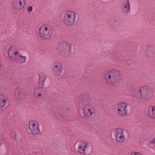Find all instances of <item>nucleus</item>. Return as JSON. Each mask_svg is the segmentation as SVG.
<instances>
[{
	"mask_svg": "<svg viewBox=\"0 0 155 155\" xmlns=\"http://www.w3.org/2000/svg\"><path fill=\"white\" fill-rule=\"evenodd\" d=\"M8 54V57L15 61L17 63L22 64L26 61V56L21 55L14 46H12L9 48Z\"/></svg>",
	"mask_w": 155,
	"mask_h": 155,
	"instance_id": "obj_1",
	"label": "nucleus"
},
{
	"mask_svg": "<svg viewBox=\"0 0 155 155\" xmlns=\"http://www.w3.org/2000/svg\"><path fill=\"white\" fill-rule=\"evenodd\" d=\"M57 51L60 55L64 58L68 57L72 53L71 45L68 42L60 43L58 46Z\"/></svg>",
	"mask_w": 155,
	"mask_h": 155,
	"instance_id": "obj_2",
	"label": "nucleus"
},
{
	"mask_svg": "<svg viewBox=\"0 0 155 155\" xmlns=\"http://www.w3.org/2000/svg\"><path fill=\"white\" fill-rule=\"evenodd\" d=\"M121 77L120 73L119 71L113 70L109 71L106 73L105 78L106 81L109 83L114 84L119 82Z\"/></svg>",
	"mask_w": 155,
	"mask_h": 155,
	"instance_id": "obj_3",
	"label": "nucleus"
},
{
	"mask_svg": "<svg viewBox=\"0 0 155 155\" xmlns=\"http://www.w3.org/2000/svg\"><path fill=\"white\" fill-rule=\"evenodd\" d=\"M84 111V116L87 117L91 116L94 112V108L92 104L91 100L90 98L87 97L84 100L83 102Z\"/></svg>",
	"mask_w": 155,
	"mask_h": 155,
	"instance_id": "obj_4",
	"label": "nucleus"
},
{
	"mask_svg": "<svg viewBox=\"0 0 155 155\" xmlns=\"http://www.w3.org/2000/svg\"><path fill=\"white\" fill-rule=\"evenodd\" d=\"M75 13L71 10H67L63 14V21L67 25H73L75 20Z\"/></svg>",
	"mask_w": 155,
	"mask_h": 155,
	"instance_id": "obj_5",
	"label": "nucleus"
},
{
	"mask_svg": "<svg viewBox=\"0 0 155 155\" xmlns=\"http://www.w3.org/2000/svg\"><path fill=\"white\" fill-rule=\"evenodd\" d=\"M53 31L48 25H43L39 29V36L43 39H48L52 35Z\"/></svg>",
	"mask_w": 155,
	"mask_h": 155,
	"instance_id": "obj_6",
	"label": "nucleus"
},
{
	"mask_svg": "<svg viewBox=\"0 0 155 155\" xmlns=\"http://www.w3.org/2000/svg\"><path fill=\"white\" fill-rule=\"evenodd\" d=\"M39 76L38 87L34 89L33 92L35 97H40L42 96L43 87L45 81L47 78V76L43 74H39Z\"/></svg>",
	"mask_w": 155,
	"mask_h": 155,
	"instance_id": "obj_7",
	"label": "nucleus"
},
{
	"mask_svg": "<svg viewBox=\"0 0 155 155\" xmlns=\"http://www.w3.org/2000/svg\"><path fill=\"white\" fill-rule=\"evenodd\" d=\"M141 99L144 101H148L151 99L153 95V92L148 86L141 87L139 91Z\"/></svg>",
	"mask_w": 155,
	"mask_h": 155,
	"instance_id": "obj_8",
	"label": "nucleus"
},
{
	"mask_svg": "<svg viewBox=\"0 0 155 155\" xmlns=\"http://www.w3.org/2000/svg\"><path fill=\"white\" fill-rule=\"evenodd\" d=\"M113 132L114 137L116 142L119 143H123L125 141V132L123 129L120 128H118L115 129Z\"/></svg>",
	"mask_w": 155,
	"mask_h": 155,
	"instance_id": "obj_9",
	"label": "nucleus"
},
{
	"mask_svg": "<svg viewBox=\"0 0 155 155\" xmlns=\"http://www.w3.org/2000/svg\"><path fill=\"white\" fill-rule=\"evenodd\" d=\"M78 151L82 154H85L91 152V144L84 141L81 142L78 144L77 148Z\"/></svg>",
	"mask_w": 155,
	"mask_h": 155,
	"instance_id": "obj_10",
	"label": "nucleus"
},
{
	"mask_svg": "<svg viewBox=\"0 0 155 155\" xmlns=\"http://www.w3.org/2000/svg\"><path fill=\"white\" fill-rule=\"evenodd\" d=\"M39 125V123L38 121L31 120L29 122L28 127L31 133L38 134L40 132Z\"/></svg>",
	"mask_w": 155,
	"mask_h": 155,
	"instance_id": "obj_11",
	"label": "nucleus"
},
{
	"mask_svg": "<svg viewBox=\"0 0 155 155\" xmlns=\"http://www.w3.org/2000/svg\"><path fill=\"white\" fill-rule=\"evenodd\" d=\"M53 73L57 76H61L63 70V67L61 63L56 62L54 63L52 66Z\"/></svg>",
	"mask_w": 155,
	"mask_h": 155,
	"instance_id": "obj_12",
	"label": "nucleus"
},
{
	"mask_svg": "<svg viewBox=\"0 0 155 155\" xmlns=\"http://www.w3.org/2000/svg\"><path fill=\"white\" fill-rule=\"evenodd\" d=\"M127 104L125 103H119L117 106V113L122 116H125L127 114Z\"/></svg>",
	"mask_w": 155,
	"mask_h": 155,
	"instance_id": "obj_13",
	"label": "nucleus"
},
{
	"mask_svg": "<svg viewBox=\"0 0 155 155\" xmlns=\"http://www.w3.org/2000/svg\"><path fill=\"white\" fill-rule=\"evenodd\" d=\"M122 11L126 14L130 12V5L129 0H124L121 4Z\"/></svg>",
	"mask_w": 155,
	"mask_h": 155,
	"instance_id": "obj_14",
	"label": "nucleus"
},
{
	"mask_svg": "<svg viewBox=\"0 0 155 155\" xmlns=\"http://www.w3.org/2000/svg\"><path fill=\"white\" fill-rule=\"evenodd\" d=\"M22 1V0H13V6L14 8L18 9H21L23 7Z\"/></svg>",
	"mask_w": 155,
	"mask_h": 155,
	"instance_id": "obj_15",
	"label": "nucleus"
},
{
	"mask_svg": "<svg viewBox=\"0 0 155 155\" xmlns=\"http://www.w3.org/2000/svg\"><path fill=\"white\" fill-rule=\"evenodd\" d=\"M8 98L4 95L0 94V108L4 107L7 101Z\"/></svg>",
	"mask_w": 155,
	"mask_h": 155,
	"instance_id": "obj_16",
	"label": "nucleus"
},
{
	"mask_svg": "<svg viewBox=\"0 0 155 155\" xmlns=\"http://www.w3.org/2000/svg\"><path fill=\"white\" fill-rule=\"evenodd\" d=\"M149 114L152 118H155V106H150L149 108Z\"/></svg>",
	"mask_w": 155,
	"mask_h": 155,
	"instance_id": "obj_17",
	"label": "nucleus"
},
{
	"mask_svg": "<svg viewBox=\"0 0 155 155\" xmlns=\"http://www.w3.org/2000/svg\"><path fill=\"white\" fill-rule=\"evenodd\" d=\"M60 114L62 117H69L71 114V110L70 109L68 108L66 109L64 111L60 112Z\"/></svg>",
	"mask_w": 155,
	"mask_h": 155,
	"instance_id": "obj_18",
	"label": "nucleus"
},
{
	"mask_svg": "<svg viewBox=\"0 0 155 155\" xmlns=\"http://www.w3.org/2000/svg\"><path fill=\"white\" fill-rule=\"evenodd\" d=\"M18 98L20 100L24 98L27 95L26 91L23 89H21L18 92Z\"/></svg>",
	"mask_w": 155,
	"mask_h": 155,
	"instance_id": "obj_19",
	"label": "nucleus"
},
{
	"mask_svg": "<svg viewBox=\"0 0 155 155\" xmlns=\"http://www.w3.org/2000/svg\"><path fill=\"white\" fill-rule=\"evenodd\" d=\"M149 51H150L153 54H154L155 53V50H154V48L152 47H149Z\"/></svg>",
	"mask_w": 155,
	"mask_h": 155,
	"instance_id": "obj_20",
	"label": "nucleus"
},
{
	"mask_svg": "<svg viewBox=\"0 0 155 155\" xmlns=\"http://www.w3.org/2000/svg\"><path fill=\"white\" fill-rule=\"evenodd\" d=\"M130 155H143L140 153L137 152H133L131 153Z\"/></svg>",
	"mask_w": 155,
	"mask_h": 155,
	"instance_id": "obj_21",
	"label": "nucleus"
},
{
	"mask_svg": "<svg viewBox=\"0 0 155 155\" xmlns=\"http://www.w3.org/2000/svg\"><path fill=\"white\" fill-rule=\"evenodd\" d=\"M32 9H33V8H32V6H30L27 8V11L28 12H30L32 10Z\"/></svg>",
	"mask_w": 155,
	"mask_h": 155,
	"instance_id": "obj_22",
	"label": "nucleus"
},
{
	"mask_svg": "<svg viewBox=\"0 0 155 155\" xmlns=\"http://www.w3.org/2000/svg\"><path fill=\"white\" fill-rule=\"evenodd\" d=\"M150 143H155V137L152 139L150 141Z\"/></svg>",
	"mask_w": 155,
	"mask_h": 155,
	"instance_id": "obj_23",
	"label": "nucleus"
}]
</instances>
